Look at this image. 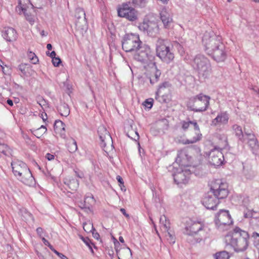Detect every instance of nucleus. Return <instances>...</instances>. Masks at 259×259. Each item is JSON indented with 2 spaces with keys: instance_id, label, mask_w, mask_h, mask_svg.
<instances>
[{
  "instance_id": "1",
  "label": "nucleus",
  "mask_w": 259,
  "mask_h": 259,
  "mask_svg": "<svg viewBox=\"0 0 259 259\" xmlns=\"http://www.w3.org/2000/svg\"><path fill=\"white\" fill-rule=\"evenodd\" d=\"M226 183H223L221 180H216L211 182L210 192L203 200V205L208 209H214L219 203V199H222L227 197L229 191Z\"/></svg>"
},
{
  "instance_id": "2",
  "label": "nucleus",
  "mask_w": 259,
  "mask_h": 259,
  "mask_svg": "<svg viewBox=\"0 0 259 259\" xmlns=\"http://www.w3.org/2000/svg\"><path fill=\"white\" fill-rule=\"evenodd\" d=\"M249 235L247 232L236 227L225 237L226 246L232 247L236 252L246 250L249 245Z\"/></svg>"
},
{
  "instance_id": "3",
  "label": "nucleus",
  "mask_w": 259,
  "mask_h": 259,
  "mask_svg": "<svg viewBox=\"0 0 259 259\" xmlns=\"http://www.w3.org/2000/svg\"><path fill=\"white\" fill-rule=\"evenodd\" d=\"M156 54L160 60L167 64L172 62L175 54L167 40L158 38L156 42Z\"/></svg>"
},
{
  "instance_id": "4",
  "label": "nucleus",
  "mask_w": 259,
  "mask_h": 259,
  "mask_svg": "<svg viewBox=\"0 0 259 259\" xmlns=\"http://www.w3.org/2000/svg\"><path fill=\"white\" fill-rule=\"evenodd\" d=\"M193 68L197 72L199 78H208L211 73L209 60L203 55H198L195 57L192 63Z\"/></svg>"
},
{
  "instance_id": "5",
  "label": "nucleus",
  "mask_w": 259,
  "mask_h": 259,
  "mask_svg": "<svg viewBox=\"0 0 259 259\" xmlns=\"http://www.w3.org/2000/svg\"><path fill=\"white\" fill-rule=\"evenodd\" d=\"M210 97L202 93L190 98L187 103L188 110L195 112L205 111L209 105Z\"/></svg>"
},
{
  "instance_id": "6",
  "label": "nucleus",
  "mask_w": 259,
  "mask_h": 259,
  "mask_svg": "<svg viewBox=\"0 0 259 259\" xmlns=\"http://www.w3.org/2000/svg\"><path fill=\"white\" fill-rule=\"evenodd\" d=\"M121 42L122 49L126 52L135 51L142 43L139 34L132 33L125 34Z\"/></svg>"
},
{
  "instance_id": "7",
  "label": "nucleus",
  "mask_w": 259,
  "mask_h": 259,
  "mask_svg": "<svg viewBox=\"0 0 259 259\" xmlns=\"http://www.w3.org/2000/svg\"><path fill=\"white\" fill-rule=\"evenodd\" d=\"M135 51L134 59L143 64H148L154 60V54L150 47L143 42Z\"/></svg>"
},
{
  "instance_id": "8",
  "label": "nucleus",
  "mask_w": 259,
  "mask_h": 259,
  "mask_svg": "<svg viewBox=\"0 0 259 259\" xmlns=\"http://www.w3.org/2000/svg\"><path fill=\"white\" fill-rule=\"evenodd\" d=\"M181 128L184 131H187L191 124L193 125L194 130V135L190 139L185 140L184 144H193L199 141L201 139L202 135L201 134L199 125L196 120H190L189 118H187L186 120H182L180 122Z\"/></svg>"
},
{
  "instance_id": "9",
  "label": "nucleus",
  "mask_w": 259,
  "mask_h": 259,
  "mask_svg": "<svg viewBox=\"0 0 259 259\" xmlns=\"http://www.w3.org/2000/svg\"><path fill=\"white\" fill-rule=\"evenodd\" d=\"M216 227L221 231L228 230L233 223L228 210L222 209L217 213L214 220Z\"/></svg>"
},
{
  "instance_id": "10",
  "label": "nucleus",
  "mask_w": 259,
  "mask_h": 259,
  "mask_svg": "<svg viewBox=\"0 0 259 259\" xmlns=\"http://www.w3.org/2000/svg\"><path fill=\"white\" fill-rule=\"evenodd\" d=\"M139 30L146 33L148 35L154 37L159 33V26L154 21L150 20L148 17H145L143 21L139 24Z\"/></svg>"
},
{
  "instance_id": "11",
  "label": "nucleus",
  "mask_w": 259,
  "mask_h": 259,
  "mask_svg": "<svg viewBox=\"0 0 259 259\" xmlns=\"http://www.w3.org/2000/svg\"><path fill=\"white\" fill-rule=\"evenodd\" d=\"M205 227L200 222H194L185 228L184 233L189 236H199L197 240H201L205 237Z\"/></svg>"
},
{
  "instance_id": "12",
  "label": "nucleus",
  "mask_w": 259,
  "mask_h": 259,
  "mask_svg": "<svg viewBox=\"0 0 259 259\" xmlns=\"http://www.w3.org/2000/svg\"><path fill=\"white\" fill-rule=\"evenodd\" d=\"M202 43L205 47V51L208 54L223 44L222 37L220 35L210 36L205 34L202 38Z\"/></svg>"
},
{
  "instance_id": "13",
  "label": "nucleus",
  "mask_w": 259,
  "mask_h": 259,
  "mask_svg": "<svg viewBox=\"0 0 259 259\" xmlns=\"http://www.w3.org/2000/svg\"><path fill=\"white\" fill-rule=\"evenodd\" d=\"M118 16L130 21H135L138 19V13L135 8L130 7L127 3H123L117 9Z\"/></svg>"
},
{
  "instance_id": "14",
  "label": "nucleus",
  "mask_w": 259,
  "mask_h": 259,
  "mask_svg": "<svg viewBox=\"0 0 259 259\" xmlns=\"http://www.w3.org/2000/svg\"><path fill=\"white\" fill-rule=\"evenodd\" d=\"M191 170L188 168L180 167L173 175L175 182L178 184H186L188 183Z\"/></svg>"
},
{
  "instance_id": "15",
  "label": "nucleus",
  "mask_w": 259,
  "mask_h": 259,
  "mask_svg": "<svg viewBox=\"0 0 259 259\" xmlns=\"http://www.w3.org/2000/svg\"><path fill=\"white\" fill-rule=\"evenodd\" d=\"M245 141H246V143L252 153L255 155H258L259 143L256 136L253 132H247L245 131V137L243 142Z\"/></svg>"
},
{
  "instance_id": "16",
  "label": "nucleus",
  "mask_w": 259,
  "mask_h": 259,
  "mask_svg": "<svg viewBox=\"0 0 259 259\" xmlns=\"http://www.w3.org/2000/svg\"><path fill=\"white\" fill-rule=\"evenodd\" d=\"M192 157L186 149L178 151L175 163L180 167L188 168L190 166Z\"/></svg>"
},
{
  "instance_id": "17",
  "label": "nucleus",
  "mask_w": 259,
  "mask_h": 259,
  "mask_svg": "<svg viewBox=\"0 0 259 259\" xmlns=\"http://www.w3.org/2000/svg\"><path fill=\"white\" fill-rule=\"evenodd\" d=\"M208 158L209 163L215 166L221 165L224 160L221 149L217 148H214L210 150Z\"/></svg>"
},
{
  "instance_id": "18",
  "label": "nucleus",
  "mask_w": 259,
  "mask_h": 259,
  "mask_svg": "<svg viewBox=\"0 0 259 259\" xmlns=\"http://www.w3.org/2000/svg\"><path fill=\"white\" fill-rule=\"evenodd\" d=\"M15 177L27 185H31L34 182V179L28 167L15 176Z\"/></svg>"
},
{
  "instance_id": "19",
  "label": "nucleus",
  "mask_w": 259,
  "mask_h": 259,
  "mask_svg": "<svg viewBox=\"0 0 259 259\" xmlns=\"http://www.w3.org/2000/svg\"><path fill=\"white\" fill-rule=\"evenodd\" d=\"M214 60L217 62L224 61L227 57V53L225 51V45L223 44L215 50H213L210 53L208 54Z\"/></svg>"
},
{
  "instance_id": "20",
  "label": "nucleus",
  "mask_w": 259,
  "mask_h": 259,
  "mask_svg": "<svg viewBox=\"0 0 259 259\" xmlns=\"http://www.w3.org/2000/svg\"><path fill=\"white\" fill-rule=\"evenodd\" d=\"M115 240V249L118 255V259H131L132 257V253L130 248L126 247L118 249V246L120 245V243L116 239Z\"/></svg>"
},
{
  "instance_id": "21",
  "label": "nucleus",
  "mask_w": 259,
  "mask_h": 259,
  "mask_svg": "<svg viewBox=\"0 0 259 259\" xmlns=\"http://www.w3.org/2000/svg\"><path fill=\"white\" fill-rule=\"evenodd\" d=\"M2 33L3 37L7 42L14 41L18 37V34L16 30L12 27H5L2 31Z\"/></svg>"
},
{
  "instance_id": "22",
  "label": "nucleus",
  "mask_w": 259,
  "mask_h": 259,
  "mask_svg": "<svg viewBox=\"0 0 259 259\" xmlns=\"http://www.w3.org/2000/svg\"><path fill=\"white\" fill-rule=\"evenodd\" d=\"M229 119V114L226 111L221 112L212 120L211 125L217 126L218 124H226L228 122Z\"/></svg>"
},
{
  "instance_id": "23",
  "label": "nucleus",
  "mask_w": 259,
  "mask_h": 259,
  "mask_svg": "<svg viewBox=\"0 0 259 259\" xmlns=\"http://www.w3.org/2000/svg\"><path fill=\"white\" fill-rule=\"evenodd\" d=\"M11 166L13 173L15 176L28 168L26 163L18 160L12 161L11 162Z\"/></svg>"
},
{
  "instance_id": "24",
  "label": "nucleus",
  "mask_w": 259,
  "mask_h": 259,
  "mask_svg": "<svg viewBox=\"0 0 259 259\" xmlns=\"http://www.w3.org/2000/svg\"><path fill=\"white\" fill-rule=\"evenodd\" d=\"M54 131L57 134L60 135L62 138H65V124L61 120H56L54 125Z\"/></svg>"
},
{
  "instance_id": "25",
  "label": "nucleus",
  "mask_w": 259,
  "mask_h": 259,
  "mask_svg": "<svg viewBox=\"0 0 259 259\" xmlns=\"http://www.w3.org/2000/svg\"><path fill=\"white\" fill-rule=\"evenodd\" d=\"M98 134L101 140V146L102 147H105L106 145V140L109 141L111 139V137L109 132L103 127H100L98 130Z\"/></svg>"
},
{
  "instance_id": "26",
  "label": "nucleus",
  "mask_w": 259,
  "mask_h": 259,
  "mask_svg": "<svg viewBox=\"0 0 259 259\" xmlns=\"http://www.w3.org/2000/svg\"><path fill=\"white\" fill-rule=\"evenodd\" d=\"M75 17L77 19L76 24L81 23L82 25L87 24V18L84 10L81 8H77L75 10Z\"/></svg>"
},
{
  "instance_id": "27",
  "label": "nucleus",
  "mask_w": 259,
  "mask_h": 259,
  "mask_svg": "<svg viewBox=\"0 0 259 259\" xmlns=\"http://www.w3.org/2000/svg\"><path fill=\"white\" fill-rule=\"evenodd\" d=\"M160 18L165 28H168L169 24L172 21V18L170 14L166 8H163L160 12Z\"/></svg>"
},
{
  "instance_id": "28",
  "label": "nucleus",
  "mask_w": 259,
  "mask_h": 259,
  "mask_svg": "<svg viewBox=\"0 0 259 259\" xmlns=\"http://www.w3.org/2000/svg\"><path fill=\"white\" fill-rule=\"evenodd\" d=\"M65 185L71 190L75 191L79 186L78 181L75 178H66L64 179Z\"/></svg>"
},
{
  "instance_id": "29",
  "label": "nucleus",
  "mask_w": 259,
  "mask_h": 259,
  "mask_svg": "<svg viewBox=\"0 0 259 259\" xmlns=\"http://www.w3.org/2000/svg\"><path fill=\"white\" fill-rule=\"evenodd\" d=\"M172 46H174L177 49L180 56H184L185 54V47H186V42L185 40L182 39L179 40V41H174Z\"/></svg>"
},
{
  "instance_id": "30",
  "label": "nucleus",
  "mask_w": 259,
  "mask_h": 259,
  "mask_svg": "<svg viewBox=\"0 0 259 259\" xmlns=\"http://www.w3.org/2000/svg\"><path fill=\"white\" fill-rule=\"evenodd\" d=\"M58 111L61 116L67 117L70 114L69 106L65 103H61L58 107Z\"/></svg>"
},
{
  "instance_id": "31",
  "label": "nucleus",
  "mask_w": 259,
  "mask_h": 259,
  "mask_svg": "<svg viewBox=\"0 0 259 259\" xmlns=\"http://www.w3.org/2000/svg\"><path fill=\"white\" fill-rule=\"evenodd\" d=\"M232 129L239 140L241 142H244L245 133L243 134L242 127L237 124H234L232 126Z\"/></svg>"
},
{
  "instance_id": "32",
  "label": "nucleus",
  "mask_w": 259,
  "mask_h": 259,
  "mask_svg": "<svg viewBox=\"0 0 259 259\" xmlns=\"http://www.w3.org/2000/svg\"><path fill=\"white\" fill-rule=\"evenodd\" d=\"M154 65L155 66L154 74L152 75L150 77V82L152 84H153L159 81V77L161 74L160 70L157 69L155 62L154 63Z\"/></svg>"
},
{
  "instance_id": "33",
  "label": "nucleus",
  "mask_w": 259,
  "mask_h": 259,
  "mask_svg": "<svg viewBox=\"0 0 259 259\" xmlns=\"http://www.w3.org/2000/svg\"><path fill=\"white\" fill-rule=\"evenodd\" d=\"M159 222L162 227V230L164 231H167L170 229V222L167 219V218L165 215H163L160 217L159 219Z\"/></svg>"
},
{
  "instance_id": "34",
  "label": "nucleus",
  "mask_w": 259,
  "mask_h": 259,
  "mask_svg": "<svg viewBox=\"0 0 259 259\" xmlns=\"http://www.w3.org/2000/svg\"><path fill=\"white\" fill-rule=\"evenodd\" d=\"M31 133L37 138H40L45 133H46L47 129L44 125H41L40 127L35 130H31Z\"/></svg>"
},
{
  "instance_id": "35",
  "label": "nucleus",
  "mask_w": 259,
  "mask_h": 259,
  "mask_svg": "<svg viewBox=\"0 0 259 259\" xmlns=\"http://www.w3.org/2000/svg\"><path fill=\"white\" fill-rule=\"evenodd\" d=\"M66 145L68 151L70 153H74L77 149V143L74 139L71 138L70 139H69Z\"/></svg>"
},
{
  "instance_id": "36",
  "label": "nucleus",
  "mask_w": 259,
  "mask_h": 259,
  "mask_svg": "<svg viewBox=\"0 0 259 259\" xmlns=\"http://www.w3.org/2000/svg\"><path fill=\"white\" fill-rule=\"evenodd\" d=\"M28 5H31L32 8L34 7V6L30 3L29 0H19L17 8L19 10H21V11H26L28 8Z\"/></svg>"
},
{
  "instance_id": "37",
  "label": "nucleus",
  "mask_w": 259,
  "mask_h": 259,
  "mask_svg": "<svg viewBox=\"0 0 259 259\" xmlns=\"http://www.w3.org/2000/svg\"><path fill=\"white\" fill-rule=\"evenodd\" d=\"M12 150L6 144H0V153L6 156H9L11 155Z\"/></svg>"
},
{
  "instance_id": "38",
  "label": "nucleus",
  "mask_w": 259,
  "mask_h": 259,
  "mask_svg": "<svg viewBox=\"0 0 259 259\" xmlns=\"http://www.w3.org/2000/svg\"><path fill=\"white\" fill-rule=\"evenodd\" d=\"M149 0H132V4L135 8H144Z\"/></svg>"
},
{
  "instance_id": "39",
  "label": "nucleus",
  "mask_w": 259,
  "mask_h": 259,
  "mask_svg": "<svg viewBox=\"0 0 259 259\" xmlns=\"http://www.w3.org/2000/svg\"><path fill=\"white\" fill-rule=\"evenodd\" d=\"M29 65L25 63H21L18 66V69L21 71L22 74L24 76H27V71L28 70Z\"/></svg>"
},
{
  "instance_id": "40",
  "label": "nucleus",
  "mask_w": 259,
  "mask_h": 259,
  "mask_svg": "<svg viewBox=\"0 0 259 259\" xmlns=\"http://www.w3.org/2000/svg\"><path fill=\"white\" fill-rule=\"evenodd\" d=\"M230 256L228 252L222 251L215 254V259H229Z\"/></svg>"
},
{
  "instance_id": "41",
  "label": "nucleus",
  "mask_w": 259,
  "mask_h": 259,
  "mask_svg": "<svg viewBox=\"0 0 259 259\" xmlns=\"http://www.w3.org/2000/svg\"><path fill=\"white\" fill-rule=\"evenodd\" d=\"M85 203V205H87V208H89L93 204L95 203V200L94 197L92 195L91 196H86L84 198V200L83 201Z\"/></svg>"
},
{
  "instance_id": "42",
  "label": "nucleus",
  "mask_w": 259,
  "mask_h": 259,
  "mask_svg": "<svg viewBox=\"0 0 259 259\" xmlns=\"http://www.w3.org/2000/svg\"><path fill=\"white\" fill-rule=\"evenodd\" d=\"M157 125L159 127L162 126V127L160 128L161 131L167 130L168 126V120L166 119L163 118L158 121Z\"/></svg>"
},
{
  "instance_id": "43",
  "label": "nucleus",
  "mask_w": 259,
  "mask_h": 259,
  "mask_svg": "<svg viewBox=\"0 0 259 259\" xmlns=\"http://www.w3.org/2000/svg\"><path fill=\"white\" fill-rule=\"evenodd\" d=\"M161 92L159 91H157L155 94V99L161 103H166V96L162 95L160 96Z\"/></svg>"
},
{
  "instance_id": "44",
  "label": "nucleus",
  "mask_w": 259,
  "mask_h": 259,
  "mask_svg": "<svg viewBox=\"0 0 259 259\" xmlns=\"http://www.w3.org/2000/svg\"><path fill=\"white\" fill-rule=\"evenodd\" d=\"M22 12L24 13L26 20L31 25H32L34 23V21H35V19H34V18L33 16L32 15L30 14H28L27 13H26V11H23Z\"/></svg>"
},
{
  "instance_id": "45",
  "label": "nucleus",
  "mask_w": 259,
  "mask_h": 259,
  "mask_svg": "<svg viewBox=\"0 0 259 259\" xmlns=\"http://www.w3.org/2000/svg\"><path fill=\"white\" fill-rule=\"evenodd\" d=\"M252 237L254 238V245L257 249H259V234L256 232H253Z\"/></svg>"
},
{
  "instance_id": "46",
  "label": "nucleus",
  "mask_w": 259,
  "mask_h": 259,
  "mask_svg": "<svg viewBox=\"0 0 259 259\" xmlns=\"http://www.w3.org/2000/svg\"><path fill=\"white\" fill-rule=\"evenodd\" d=\"M81 239L83 242L89 247L92 252H94L93 249L92 248V242L91 240L88 237H81Z\"/></svg>"
},
{
  "instance_id": "47",
  "label": "nucleus",
  "mask_w": 259,
  "mask_h": 259,
  "mask_svg": "<svg viewBox=\"0 0 259 259\" xmlns=\"http://www.w3.org/2000/svg\"><path fill=\"white\" fill-rule=\"evenodd\" d=\"M83 229L87 232H92V231H95V229L94 228L92 224L84 223L83 224Z\"/></svg>"
},
{
  "instance_id": "48",
  "label": "nucleus",
  "mask_w": 259,
  "mask_h": 259,
  "mask_svg": "<svg viewBox=\"0 0 259 259\" xmlns=\"http://www.w3.org/2000/svg\"><path fill=\"white\" fill-rule=\"evenodd\" d=\"M153 99L152 98H149L148 99H146L143 105L145 106L147 108L149 109H151L153 106Z\"/></svg>"
},
{
  "instance_id": "49",
  "label": "nucleus",
  "mask_w": 259,
  "mask_h": 259,
  "mask_svg": "<svg viewBox=\"0 0 259 259\" xmlns=\"http://www.w3.org/2000/svg\"><path fill=\"white\" fill-rule=\"evenodd\" d=\"M116 180H117L118 182L119 183V185L121 187V189L122 190H123V188H124V190L125 191L126 189L125 188L124 186L123 185L124 182H123L122 178L120 176H117L116 177Z\"/></svg>"
},
{
  "instance_id": "50",
  "label": "nucleus",
  "mask_w": 259,
  "mask_h": 259,
  "mask_svg": "<svg viewBox=\"0 0 259 259\" xmlns=\"http://www.w3.org/2000/svg\"><path fill=\"white\" fill-rule=\"evenodd\" d=\"M253 212H255L253 210H247L246 211L244 212V217L245 218H251L252 217Z\"/></svg>"
},
{
  "instance_id": "51",
  "label": "nucleus",
  "mask_w": 259,
  "mask_h": 259,
  "mask_svg": "<svg viewBox=\"0 0 259 259\" xmlns=\"http://www.w3.org/2000/svg\"><path fill=\"white\" fill-rule=\"evenodd\" d=\"M52 62L54 66L58 67L61 63V60L59 57L56 58H53Z\"/></svg>"
},
{
  "instance_id": "52",
  "label": "nucleus",
  "mask_w": 259,
  "mask_h": 259,
  "mask_svg": "<svg viewBox=\"0 0 259 259\" xmlns=\"http://www.w3.org/2000/svg\"><path fill=\"white\" fill-rule=\"evenodd\" d=\"M167 233L166 235V236H168L169 238H168L169 240L170 243H174L175 242V237L174 235H172L170 232L168 231H165Z\"/></svg>"
},
{
  "instance_id": "53",
  "label": "nucleus",
  "mask_w": 259,
  "mask_h": 259,
  "mask_svg": "<svg viewBox=\"0 0 259 259\" xmlns=\"http://www.w3.org/2000/svg\"><path fill=\"white\" fill-rule=\"evenodd\" d=\"M169 83L168 82L165 81L162 82V83L160 84L158 86V89L157 91H159V92H161V89L162 88H166L169 86Z\"/></svg>"
},
{
  "instance_id": "54",
  "label": "nucleus",
  "mask_w": 259,
  "mask_h": 259,
  "mask_svg": "<svg viewBox=\"0 0 259 259\" xmlns=\"http://www.w3.org/2000/svg\"><path fill=\"white\" fill-rule=\"evenodd\" d=\"M37 235L40 237H42V234L43 233V229L41 227H38L36 230Z\"/></svg>"
},
{
  "instance_id": "55",
  "label": "nucleus",
  "mask_w": 259,
  "mask_h": 259,
  "mask_svg": "<svg viewBox=\"0 0 259 259\" xmlns=\"http://www.w3.org/2000/svg\"><path fill=\"white\" fill-rule=\"evenodd\" d=\"M92 235H93V236L94 238H95L96 239H97L98 240L99 237H100V235L99 234L95 231H92Z\"/></svg>"
},
{
  "instance_id": "56",
  "label": "nucleus",
  "mask_w": 259,
  "mask_h": 259,
  "mask_svg": "<svg viewBox=\"0 0 259 259\" xmlns=\"http://www.w3.org/2000/svg\"><path fill=\"white\" fill-rule=\"evenodd\" d=\"M78 205L81 209L87 208V205H85V203L82 201L78 202Z\"/></svg>"
},
{
  "instance_id": "57",
  "label": "nucleus",
  "mask_w": 259,
  "mask_h": 259,
  "mask_svg": "<svg viewBox=\"0 0 259 259\" xmlns=\"http://www.w3.org/2000/svg\"><path fill=\"white\" fill-rule=\"evenodd\" d=\"M47 55L48 56H49L52 59H53V58H56L57 57H56V52L55 51H52L51 53H49V52H47Z\"/></svg>"
},
{
  "instance_id": "58",
  "label": "nucleus",
  "mask_w": 259,
  "mask_h": 259,
  "mask_svg": "<svg viewBox=\"0 0 259 259\" xmlns=\"http://www.w3.org/2000/svg\"><path fill=\"white\" fill-rule=\"evenodd\" d=\"M46 158L49 160H53L55 158V156L54 155L50 154V153H47L46 156Z\"/></svg>"
},
{
  "instance_id": "59",
  "label": "nucleus",
  "mask_w": 259,
  "mask_h": 259,
  "mask_svg": "<svg viewBox=\"0 0 259 259\" xmlns=\"http://www.w3.org/2000/svg\"><path fill=\"white\" fill-rule=\"evenodd\" d=\"M30 60L32 61V63L34 64H37V63L38 62V58L36 55H34V57L30 58Z\"/></svg>"
},
{
  "instance_id": "60",
  "label": "nucleus",
  "mask_w": 259,
  "mask_h": 259,
  "mask_svg": "<svg viewBox=\"0 0 259 259\" xmlns=\"http://www.w3.org/2000/svg\"><path fill=\"white\" fill-rule=\"evenodd\" d=\"M120 210L125 217L129 218V214L126 212L125 209L124 208H120Z\"/></svg>"
},
{
  "instance_id": "61",
  "label": "nucleus",
  "mask_w": 259,
  "mask_h": 259,
  "mask_svg": "<svg viewBox=\"0 0 259 259\" xmlns=\"http://www.w3.org/2000/svg\"><path fill=\"white\" fill-rule=\"evenodd\" d=\"M41 238V240H42L43 243H44V244L45 245L48 246L50 244L49 242L47 239H46L45 238L42 237Z\"/></svg>"
},
{
  "instance_id": "62",
  "label": "nucleus",
  "mask_w": 259,
  "mask_h": 259,
  "mask_svg": "<svg viewBox=\"0 0 259 259\" xmlns=\"http://www.w3.org/2000/svg\"><path fill=\"white\" fill-rule=\"evenodd\" d=\"M222 139H224V146H225L227 144V138L225 135H223Z\"/></svg>"
},
{
  "instance_id": "63",
  "label": "nucleus",
  "mask_w": 259,
  "mask_h": 259,
  "mask_svg": "<svg viewBox=\"0 0 259 259\" xmlns=\"http://www.w3.org/2000/svg\"><path fill=\"white\" fill-rule=\"evenodd\" d=\"M58 256L61 259H68L66 256L61 253H60L59 255H58Z\"/></svg>"
},
{
  "instance_id": "64",
  "label": "nucleus",
  "mask_w": 259,
  "mask_h": 259,
  "mask_svg": "<svg viewBox=\"0 0 259 259\" xmlns=\"http://www.w3.org/2000/svg\"><path fill=\"white\" fill-rule=\"evenodd\" d=\"M38 256L40 258V259H53V257L52 256H49L48 257H45L42 255H38Z\"/></svg>"
}]
</instances>
